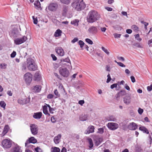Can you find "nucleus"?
Here are the masks:
<instances>
[{"mask_svg":"<svg viewBox=\"0 0 152 152\" xmlns=\"http://www.w3.org/2000/svg\"><path fill=\"white\" fill-rule=\"evenodd\" d=\"M35 150L36 152H42V150L39 147H37L35 148Z\"/></svg>","mask_w":152,"mask_h":152,"instance_id":"nucleus-48","label":"nucleus"},{"mask_svg":"<svg viewBox=\"0 0 152 152\" xmlns=\"http://www.w3.org/2000/svg\"><path fill=\"white\" fill-rule=\"evenodd\" d=\"M55 50L59 56H62L64 55V51L63 49L61 47H57L56 48Z\"/></svg>","mask_w":152,"mask_h":152,"instance_id":"nucleus-12","label":"nucleus"},{"mask_svg":"<svg viewBox=\"0 0 152 152\" xmlns=\"http://www.w3.org/2000/svg\"><path fill=\"white\" fill-rule=\"evenodd\" d=\"M135 39L137 41L140 42L141 41L142 39L140 37V35L139 34H135L134 35Z\"/></svg>","mask_w":152,"mask_h":152,"instance_id":"nucleus-37","label":"nucleus"},{"mask_svg":"<svg viewBox=\"0 0 152 152\" xmlns=\"http://www.w3.org/2000/svg\"><path fill=\"white\" fill-rule=\"evenodd\" d=\"M107 126L109 129L112 130H115L117 129L119 127L118 124L113 122L108 123Z\"/></svg>","mask_w":152,"mask_h":152,"instance_id":"nucleus-8","label":"nucleus"},{"mask_svg":"<svg viewBox=\"0 0 152 152\" xmlns=\"http://www.w3.org/2000/svg\"><path fill=\"white\" fill-rule=\"evenodd\" d=\"M117 58L120 61H125L124 58L123 57H120V56H117Z\"/></svg>","mask_w":152,"mask_h":152,"instance_id":"nucleus-56","label":"nucleus"},{"mask_svg":"<svg viewBox=\"0 0 152 152\" xmlns=\"http://www.w3.org/2000/svg\"><path fill=\"white\" fill-rule=\"evenodd\" d=\"M132 45L134 46L135 48H143L142 46L138 42H135L132 44Z\"/></svg>","mask_w":152,"mask_h":152,"instance_id":"nucleus-33","label":"nucleus"},{"mask_svg":"<svg viewBox=\"0 0 152 152\" xmlns=\"http://www.w3.org/2000/svg\"><path fill=\"white\" fill-rule=\"evenodd\" d=\"M58 7L57 4L55 3L50 4L48 6V9L51 11H54L56 10Z\"/></svg>","mask_w":152,"mask_h":152,"instance_id":"nucleus-15","label":"nucleus"},{"mask_svg":"<svg viewBox=\"0 0 152 152\" xmlns=\"http://www.w3.org/2000/svg\"><path fill=\"white\" fill-rule=\"evenodd\" d=\"M61 137V134H59L57 136L55 137L54 139V141L56 144H58L60 141Z\"/></svg>","mask_w":152,"mask_h":152,"instance_id":"nucleus-22","label":"nucleus"},{"mask_svg":"<svg viewBox=\"0 0 152 152\" xmlns=\"http://www.w3.org/2000/svg\"><path fill=\"white\" fill-rule=\"evenodd\" d=\"M54 94L58 97H59L60 96V94L59 93L57 89H56L54 90Z\"/></svg>","mask_w":152,"mask_h":152,"instance_id":"nucleus-49","label":"nucleus"},{"mask_svg":"<svg viewBox=\"0 0 152 152\" xmlns=\"http://www.w3.org/2000/svg\"><path fill=\"white\" fill-rule=\"evenodd\" d=\"M50 120L52 122V123H54L55 122H56V119H55V118L54 117H52L51 118V119H50Z\"/></svg>","mask_w":152,"mask_h":152,"instance_id":"nucleus-61","label":"nucleus"},{"mask_svg":"<svg viewBox=\"0 0 152 152\" xmlns=\"http://www.w3.org/2000/svg\"><path fill=\"white\" fill-rule=\"evenodd\" d=\"M87 117L86 115L82 114L80 117V121H84L87 119Z\"/></svg>","mask_w":152,"mask_h":152,"instance_id":"nucleus-32","label":"nucleus"},{"mask_svg":"<svg viewBox=\"0 0 152 152\" xmlns=\"http://www.w3.org/2000/svg\"><path fill=\"white\" fill-rule=\"evenodd\" d=\"M62 31L59 29L57 30L54 34V36L55 37H58L61 35Z\"/></svg>","mask_w":152,"mask_h":152,"instance_id":"nucleus-28","label":"nucleus"},{"mask_svg":"<svg viewBox=\"0 0 152 152\" xmlns=\"http://www.w3.org/2000/svg\"><path fill=\"white\" fill-rule=\"evenodd\" d=\"M86 41L90 45H92L93 44V41L91 40L90 39H88V38H86L85 39Z\"/></svg>","mask_w":152,"mask_h":152,"instance_id":"nucleus-45","label":"nucleus"},{"mask_svg":"<svg viewBox=\"0 0 152 152\" xmlns=\"http://www.w3.org/2000/svg\"><path fill=\"white\" fill-rule=\"evenodd\" d=\"M68 10V7L67 6H64L63 7V11L62 15L63 16L66 15Z\"/></svg>","mask_w":152,"mask_h":152,"instance_id":"nucleus-29","label":"nucleus"},{"mask_svg":"<svg viewBox=\"0 0 152 152\" xmlns=\"http://www.w3.org/2000/svg\"><path fill=\"white\" fill-rule=\"evenodd\" d=\"M30 129L32 134L34 135L37 134L38 133V126L35 124H31L30 126Z\"/></svg>","mask_w":152,"mask_h":152,"instance_id":"nucleus-9","label":"nucleus"},{"mask_svg":"<svg viewBox=\"0 0 152 152\" xmlns=\"http://www.w3.org/2000/svg\"><path fill=\"white\" fill-rule=\"evenodd\" d=\"M16 55V53L15 51H13L11 54V58H14Z\"/></svg>","mask_w":152,"mask_h":152,"instance_id":"nucleus-59","label":"nucleus"},{"mask_svg":"<svg viewBox=\"0 0 152 152\" xmlns=\"http://www.w3.org/2000/svg\"><path fill=\"white\" fill-rule=\"evenodd\" d=\"M94 126L92 125L89 126L85 131V133L86 134H88L90 133H93L94 132Z\"/></svg>","mask_w":152,"mask_h":152,"instance_id":"nucleus-17","label":"nucleus"},{"mask_svg":"<svg viewBox=\"0 0 152 152\" xmlns=\"http://www.w3.org/2000/svg\"><path fill=\"white\" fill-rule=\"evenodd\" d=\"M117 64L120 66L121 67H125L126 66L124 65L121 62L117 63Z\"/></svg>","mask_w":152,"mask_h":152,"instance_id":"nucleus-57","label":"nucleus"},{"mask_svg":"<svg viewBox=\"0 0 152 152\" xmlns=\"http://www.w3.org/2000/svg\"><path fill=\"white\" fill-rule=\"evenodd\" d=\"M42 115V113L41 112H40L34 113L33 115V117L35 119H39L41 118Z\"/></svg>","mask_w":152,"mask_h":152,"instance_id":"nucleus-20","label":"nucleus"},{"mask_svg":"<svg viewBox=\"0 0 152 152\" xmlns=\"http://www.w3.org/2000/svg\"><path fill=\"white\" fill-rule=\"evenodd\" d=\"M32 75L30 73L27 72L24 75V79L27 84H29L32 80Z\"/></svg>","mask_w":152,"mask_h":152,"instance_id":"nucleus-5","label":"nucleus"},{"mask_svg":"<svg viewBox=\"0 0 152 152\" xmlns=\"http://www.w3.org/2000/svg\"><path fill=\"white\" fill-rule=\"evenodd\" d=\"M117 86V83H114L112 85L110 86V88L111 89H113L115 88H116Z\"/></svg>","mask_w":152,"mask_h":152,"instance_id":"nucleus-55","label":"nucleus"},{"mask_svg":"<svg viewBox=\"0 0 152 152\" xmlns=\"http://www.w3.org/2000/svg\"><path fill=\"white\" fill-rule=\"evenodd\" d=\"M27 39L26 37L23 36L22 38H18L15 39L14 42L16 45H20L25 42Z\"/></svg>","mask_w":152,"mask_h":152,"instance_id":"nucleus-6","label":"nucleus"},{"mask_svg":"<svg viewBox=\"0 0 152 152\" xmlns=\"http://www.w3.org/2000/svg\"><path fill=\"white\" fill-rule=\"evenodd\" d=\"M132 29L135 31H138V30L139 28L138 27L135 25H133L132 26Z\"/></svg>","mask_w":152,"mask_h":152,"instance_id":"nucleus-50","label":"nucleus"},{"mask_svg":"<svg viewBox=\"0 0 152 152\" xmlns=\"http://www.w3.org/2000/svg\"><path fill=\"white\" fill-rule=\"evenodd\" d=\"M60 1L61 3L67 4H69L70 2V0H60Z\"/></svg>","mask_w":152,"mask_h":152,"instance_id":"nucleus-41","label":"nucleus"},{"mask_svg":"<svg viewBox=\"0 0 152 152\" xmlns=\"http://www.w3.org/2000/svg\"><path fill=\"white\" fill-rule=\"evenodd\" d=\"M100 29L102 33H104L107 30V28L106 27H100Z\"/></svg>","mask_w":152,"mask_h":152,"instance_id":"nucleus-47","label":"nucleus"},{"mask_svg":"<svg viewBox=\"0 0 152 152\" xmlns=\"http://www.w3.org/2000/svg\"><path fill=\"white\" fill-rule=\"evenodd\" d=\"M41 89V87L39 85H36L34 86L33 89V91L35 93H38L39 92Z\"/></svg>","mask_w":152,"mask_h":152,"instance_id":"nucleus-23","label":"nucleus"},{"mask_svg":"<svg viewBox=\"0 0 152 152\" xmlns=\"http://www.w3.org/2000/svg\"><path fill=\"white\" fill-rule=\"evenodd\" d=\"M124 102L126 105H128L130 103L131 97L130 95L126 96L124 98Z\"/></svg>","mask_w":152,"mask_h":152,"instance_id":"nucleus-18","label":"nucleus"},{"mask_svg":"<svg viewBox=\"0 0 152 152\" xmlns=\"http://www.w3.org/2000/svg\"><path fill=\"white\" fill-rule=\"evenodd\" d=\"M7 66V64L5 63H1L0 65V67L1 69H6Z\"/></svg>","mask_w":152,"mask_h":152,"instance_id":"nucleus-39","label":"nucleus"},{"mask_svg":"<svg viewBox=\"0 0 152 152\" xmlns=\"http://www.w3.org/2000/svg\"><path fill=\"white\" fill-rule=\"evenodd\" d=\"M18 33V31L17 29L14 28L10 32V35L11 37L15 38L17 37Z\"/></svg>","mask_w":152,"mask_h":152,"instance_id":"nucleus-13","label":"nucleus"},{"mask_svg":"<svg viewBox=\"0 0 152 152\" xmlns=\"http://www.w3.org/2000/svg\"><path fill=\"white\" fill-rule=\"evenodd\" d=\"M138 112L140 115H141L143 112V110L142 109L139 108L138 110Z\"/></svg>","mask_w":152,"mask_h":152,"instance_id":"nucleus-53","label":"nucleus"},{"mask_svg":"<svg viewBox=\"0 0 152 152\" xmlns=\"http://www.w3.org/2000/svg\"><path fill=\"white\" fill-rule=\"evenodd\" d=\"M130 78L132 82L134 83L135 82V80L134 76H131L130 77Z\"/></svg>","mask_w":152,"mask_h":152,"instance_id":"nucleus-63","label":"nucleus"},{"mask_svg":"<svg viewBox=\"0 0 152 152\" xmlns=\"http://www.w3.org/2000/svg\"><path fill=\"white\" fill-rule=\"evenodd\" d=\"M32 18L34 21V23L35 24H37V18H35L34 16H33Z\"/></svg>","mask_w":152,"mask_h":152,"instance_id":"nucleus-58","label":"nucleus"},{"mask_svg":"<svg viewBox=\"0 0 152 152\" xmlns=\"http://www.w3.org/2000/svg\"><path fill=\"white\" fill-rule=\"evenodd\" d=\"M10 152H22L20 147L16 145L14 147H12L10 150Z\"/></svg>","mask_w":152,"mask_h":152,"instance_id":"nucleus-19","label":"nucleus"},{"mask_svg":"<svg viewBox=\"0 0 152 152\" xmlns=\"http://www.w3.org/2000/svg\"><path fill=\"white\" fill-rule=\"evenodd\" d=\"M1 144L4 148H8L12 146V141L10 139H5L2 141Z\"/></svg>","mask_w":152,"mask_h":152,"instance_id":"nucleus-4","label":"nucleus"},{"mask_svg":"<svg viewBox=\"0 0 152 152\" xmlns=\"http://www.w3.org/2000/svg\"><path fill=\"white\" fill-rule=\"evenodd\" d=\"M61 62H61L62 63H63L64 62H66L69 63V64L68 65H67V66H69L70 65H71V63L70 62V61L69 59L68 58H65L64 59H62L60 60Z\"/></svg>","mask_w":152,"mask_h":152,"instance_id":"nucleus-27","label":"nucleus"},{"mask_svg":"<svg viewBox=\"0 0 152 152\" xmlns=\"http://www.w3.org/2000/svg\"><path fill=\"white\" fill-rule=\"evenodd\" d=\"M34 4L37 9H39L40 7V4L39 0L35 1Z\"/></svg>","mask_w":152,"mask_h":152,"instance_id":"nucleus-35","label":"nucleus"},{"mask_svg":"<svg viewBox=\"0 0 152 152\" xmlns=\"http://www.w3.org/2000/svg\"><path fill=\"white\" fill-rule=\"evenodd\" d=\"M113 36L115 38H118L121 37V34H120L115 33L113 34Z\"/></svg>","mask_w":152,"mask_h":152,"instance_id":"nucleus-51","label":"nucleus"},{"mask_svg":"<svg viewBox=\"0 0 152 152\" xmlns=\"http://www.w3.org/2000/svg\"><path fill=\"white\" fill-rule=\"evenodd\" d=\"M60 150L58 148L53 147L51 148V152H60Z\"/></svg>","mask_w":152,"mask_h":152,"instance_id":"nucleus-34","label":"nucleus"},{"mask_svg":"<svg viewBox=\"0 0 152 152\" xmlns=\"http://www.w3.org/2000/svg\"><path fill=\"white\" fill-rule=\"evenodd\" d=\"M78 40V38H77V37H75L72 40L71 42L72 43H74L76 42Z\"/></svg>","mask_w":152,"mask_h":152,"instance_id":"nucleus-54","label":"nucleus"},{"mask_svg":"<svg viewBox=\"0 0 152 152\" xmlns=\"http://www.w3.org/2000/svg\"><path fill=\"white\" fill-rule=\"evenodd\" d=\"M109 121H115L116 120V119L113 116H111L109 118Z\"/></svg>","mask_w":152,"mask_h":152,"instance_id":"nucleus-43","label":"nucleus"},{"mask_svg":"<svg viewBox=\"0 0 152 152\" xmlns=\"http://www.w3.org/2000/svg\"><path fill=\"white\" fill-rule=\"evenodd\" d=\"M30 101V99L28 98H19L18 100V103L22 105L28 103Z\"/></svg>","mask_w":152,"mask_h":152,"instance_id":"nucleus-10","label":"nucleus"},{"mask_svg":"<svg viewBox=\"0 0 152 152\" xmlns=\"http://www.w3.org/2000/svg\"><path fill=\"white\" fill-rule=\"evenodd\" d=\"M147 89L148 91H151L152 90V84H151L150 86H148L147 87Z\"/></svg>","mask_w":152,"mask_h":152,"instance_id":"nucleus-60","label":"nucleus"},{"mask_svg":"<svg viewBox=\"0 0 152 152\" xmlns=\"http://www.w3.org/2000/svg\"><path fill=\"white\" fill-rule=\"evenodd\" d=\"M37 140L34 137H31L29 138L28 140L26 141L25 145L26 147H28V145L30 143H36Z\"/></svg>","mask_w":152,"mask_h":152,"instance_id":"nucleus-11","label":"nucleus"},{"mask_svg":"<svg viewBox=\"0 0 152 152\" xmlns=\"http://www.w3.org/2000/svg\"><path fill=\"white\" fill-rule=\"evenodd\" d=\"M59 72L60 74L64 77H67L69 75V71L66 68H60Z\"/></svg>","mask_w":152,"mask_h":152,"instance_id":"nucleus-7","label":"nucleus"},{"mask_svg":"<svg viewBox=\"0 0 152 152\" xmlns=\"http://www.w3.org/2000/svg\"><path fill=\"white\" fill-rule=\"evenodd\" d=\"M105 9L108 11H111L113 9L109 7H105Z\"/></svg>","mask_w":152,"mask_h":152,"instance_id":"nucleus-62","label":"nucleus"},{"mask_svg":"<svg viewBox=\"0 0 152 152\" xmlns=\"http://www.w3.org/2000/svg\"><path fill=\"white\" fill-rule=\"evenodd\" d=\"M107 79L106 82L107 83H108L110 82V80L111 79L110 75L109 74L107 75Z\"/></svg>","mask_w":152,"mask_h":152,"instance_id":"nucleus-52","label":"nucleus"},{"mask_svg":"<svg viewBox=\"0 0 152 152\" xmlns=\"http://www.w3.org/2000/svg\"><path fill=\"white\" fill-rule=\"evenodd\" d=\"M10 129V128L8 125L5 126L4 130L1 134V136L3 137L8 132Z\"/></svg>","mask_w":152,"mask_h":152,"instance_id":"nucleus-21","label":"nucleus"},{"mask_svg":"<svg viewBox=\"0 0 152 152\" xmlns=\"http://www.w3.org/2000/svg\"><path fill=\"white\" fill-rule=\"evenodd\" d=\"M88 31L91 34H96L98 31L97 27L94 26H91L89 28Z\"/></svg>","mask_w":152,"mask_h":152,"instance_id":"nucleus-14","label":"nucleus"},{"mask_svg":"<svg viewBox=\"0 0 152 152\" xmlns=\"http://www.w3.org/2000/svg\"><path fill=\"white\" fill-rule=\"evenodd\" d=\"M6 104L4 101H0V106L1 107L3 108L4 110L5 109Z\"/></svg>","mask_w":152,"mask_h":152,"instance_id":"nucleus-36","label":"nucleus"},{"mask_svg":"<svg viewBox=\"0 0 152 152\" xmlns=\"http://www.w3.org/2000/svg\"><path fill=\"white\" fill-rule=\"evenodd\" d=\"M102 138L98 137L95 140V145L96 146H98L102 142Z\"/></svg>","mask_w":152,"mask_h":152,"instance_id":"nucleus-26","label":"nucleus"},{"mask_svg":"<svg viewBox=\"0 0 152 152\" xmlns=\"http://www.w3.org/2000/svg\"><path fill=\"white\" fill-rule=\"evenodd\" d=\"M46 105H44L42 108L43 112L46 115H50V114L48 113V104H46Z\"/></svg>","mask_w":152,"mask_h":152,"instance_id":"nucleus-24","label":"nucleus"},{"mask_svg":"<svg viewBox=\"0 0 152 152\" xmlns=\"http://www.w3.org/2000/svg\"><path fill=\"white\" fill-rule=\"evenodd\" d=\"M139 129L140 130L143 131L144 133H146L147 134L149 133L148 130L144 126H141L140 127Z\"/></svg>","mask_w":152,"mask_h":152,"instance_id":"nucleus-30","label":"nucleus"},{"mask_svg":"<svg viewBox=\"0 0 152 152\" xmlns=\"http://www.w3.org/2000/svg\"><path fill=\"white\" fill-rule=\"evenodd\" d=\"M138 126L134 122L130 123L128 128L130 130H135L137 128Z\"/></svg>","mask_w":152,"mask_h":152,"instance_id":"nucleus-16","label":"nucleus"},{"mask_svg":"<svg viewBox=\"0 0 152 152\" xmlns=\"http://www.w3.org/2000/svg\"><path fill=\"white\" fill-rule=\"evenodd\" d=\"M102 50L107 55H109L110 54L109 52L108 51L107 49L105 48L104 47H102L101 48Z\"/></svg>","mask_w":152,"mask_h":152,"instance_id":"nucleus-38","label":"nucleus"},{"mask_svg":"<svg viewBox=\"0 0 152 152\" xmlns=\"http://www.w3.org/2000/svg\"><path fill=\"white\" fill-rule=\"evenodd\" d=\"M87 140H88V143L89 144L88 147L89 148V149H92V148L94 146V144L93 143V142L92 139L91 138H88L87 139Z\"/></svg>","mask_w":152,"mask_h":152,"instance_id":"nucleus-25","label":"nucleus"},{"mask_svg":"<svg viewBox=\"0 0 152 152\" xmlns=\"http://www.w3.org/2000/svg\"><path fill=\"white\" fill-rule=\"evenodd\" d=\"M84 101L83 100H80L78 102V103L81 105L82 106L84 103Z\"/></svg>","mask_w":152,"mask_h":152,"instance_id":"nucleus-64","label":"nucleus"},{"mask_svg":"<svg viewBox=\"0 0 152 152\" xmlns=\"http://www.w3.org/2000/svg\"><path fill=\"white\" fill-rule=\"evenodd\" d=\"M78 44L80 45V48H83L85 44L84 42L82 40H80L78 42Z\"/></svg>","mask_w":152,"mask_h":152,"instance_id":"nucleus-46","label":"nucleus"},{"mask_svg":"<svg viewBox=\"0 0 152 152\" xmlns=\"http://www.w3.org/2000/svg\"><path fill=\"white\" fill-rule=\"evenodd\" d=\"M98 130L97 133L101 134H102L104 132L103 127L99 128L98 129Z\"/></svg>","mask_w":152,"mask_h":152,"instance_id":"nucleus-40","label":"nucleus"},{"mask_svg":"<svg viewBox=\"0 0 152 152\" xmlns=\"http://www.w3.org/2000/svg\"><path fill=\"white\" fill-rule=\"evenodd\" d=\"M119 93V94L121 95V96H124L126 94V91L125 90L121 91Z\"/></svg>","mask_w":152,"mask_h":152,"instance_id":"nucleus-42","label":"nucleus"},{"mask_svg":"<svg viewBox=\"0 0 152 152\" xmlns=\"http://www.w3.org/2000/svg\"><path fill=\"white\" fill-rule=\"evenodd\" d=\"M100 17V15L97 11L92 10L89 11L87 17L88 22L92 23L99 20Z\"/></svg>","mask_w":152,"mask_h":152,"instance_id":"nucleus-1","label":"nucleus"},{"mask_svg":"<svg viewBox=\"0 0 152 152\" xmlns=\"http://www.w3.org/2000/svg\"><path fill=\"white\" fill-rule=\"evenodd\" d=\"M79 20L78 19H75L71 22V24L74 26H77L79 25Z\"/></svg>","mask_w":152,"mask_h":152,"instance_id":"nucleus-31","label":"nucleus"},{"mask_svg":"<svg viewBox=\"0 0 152 152\" xmlns=\"http://www.w3.org/2000/svg\"><path fill=\"white\" fill-rule=\"evenodd\" d=\"M27 66L28 69L30 71H34L37 68V66L34 64L33 59L31 58H28L27 59Z\"/></svg>","mask_w":152,"mask_h":152,"instance_id":"nucleus-3","label":"nucleus"},{"mask_svg":"<svg viewBox=\"0 0 152 152\" xmlns=\"http://www.w3.org/2000/svg\"><path fill=\"white\" fill-rule=\"evenodd\" d=\"M48 106L49 108V111L50 113H53V111H55V109L54 108L51 107L49 104L48 105Z\"/></svg>","mask_w":152,"mask_h":152,"instance_id":"nucleus-44","label":"nucleus"},{"mask_svg":"<svg viewBox=\"0 0 152 152\" xmlns=\"http://www.w3.org/2000/svg\"><path fill=\"white\" fill-rule=\"evenodd\" d=\"M72 5L73 8L77 11L84 9L86 6L83 0H74Z\"/></svg>","mask_w":152,"mask_h":152,"instance_id":"nucleus-2","label":"nucleus"}]
</instances>
